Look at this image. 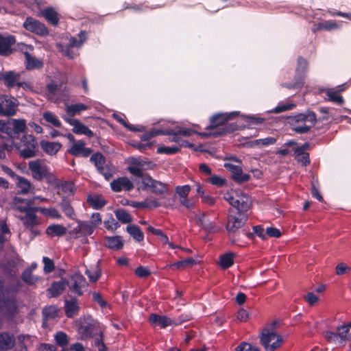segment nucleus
<instances>
[{"instance_id": "a19ab883", "label": "nucleus", "mask_w": 351, "mask_h": 351, "mask_svg": "<svg viewBox=\"0 0 351 351\" xmlns=\"http://www.w3.org/2000/svg\"><path fill=\"white\" fill-rule=\"evenodd\" d=\"M342 90H343V88L337 90L332 88L326 90V94L328 97V101L335 102L339 105L343 104L344 102V99L343 97L340 95V93Z\"/></svg>"}, {"instance_id": "7ed1b4c3", "label": "nucleus", "mask_w": 351, "mask_h": 351, "mask_svg": "<svg viewBox=\"0 0 351 351\" xmlns=\"http://www.w3.org/2000/svg\"><path fill=\"white\" fill-rule=\"evenodd\" d=\"M246 213L247 211L229 210L226 229L232 244H235L240 239L241 230L245 228V224L248 219Z\"/></svg>"}, {"instance_id": "412c9836", "label": "nucleus", "mask_w": 351, "mask_h": 351, "mask_svg": "<svg viewBox=\"0 0 351 351\" xmlns=\"http://www.w3.org/2000/svg\"><path fill=\"white\" fill-rule=\"evenodd\" d=\"M84 141H78L73 144L71 147L68 149V152L75 157L82 156L87 158L92 154L93 150L91 148L86 147Z\"/></svg>"}, {"instance_id": "393cba45", "label": "nucleus", "mask_w": 351, "mask_h": 351, "mask_svg": "<svg viewBox=\"0 0 351 351\" xmlns=\"http://www.w3.org/2000/svg\"><path fill=\"white\" fill-rule=\"evenodd\" d=\"M14 336L8 332L0 333V350H9L15 345Z\"/></svg>"}, {"instance_id": "5fc2aeb1", "label": "nucleus", "mask_w": 351, "mask_h": 351, "mask_svg": "<svg viewBox=\"0 0 351 351\" xmlns=\"http://www.w3.org/2000/svg\"><path fill=\"white\" fill-rule=\"evenodd\" d=\"M235 351H261V349L256 346L242 341L237 346Z\"/></svg>"}, {"instance_id": "0eeeda50", "label": "nucleus", "mask_w": 351, "mask_h": 351, "mask_svg": "<svg viewBox=\"0 0 351 351\" xmlns=\"http://www.w3.org/2000/svg\"><path fill=\"white\" fill-rule=\"evenodd\" d=\"M260 341L266 351H275L279 348L282 343V337L280 335L265 328L260 335Z\"/></svg>"}, {"instance_id": "4d7b16f0", "label": "nucleus", "mask_w": 351, "mask_h": 351, "mask_svg": "<svg viewBox=\"0 0 351 351\" xmlns=\"http://www.w3.org/2000/svg\"><path fill=\"white\" fill-rule=\"evenodd\" d=\"M39 211H40L43 214H44L46 216L51 217L53 219H61L62 216L60 214L59 211L54 208H45L39 207Z\"/></svg>"}, {"instance_id": "a878e982", "label": "nucleus", "mask_w": 351, "mask_h": 351, "mask_svg": "<svg viewBox=\"0 0 351 351\" xmlns=\"http://www.w3.org/2000/svg\"><path fill=\"white\" fill-rule=\"evenodd\" d=\"M41 149L45 153L50 156L56 155L62 148V144L59 142H49L42 140L40 142Z\"/></svg>"}, {"instance_id": "72a5a7b5", "label": "nucleus", "mask_w": 351, "mask_h": 351, "mask_svg": "<svg viewBox=\"0 0 351 351\" xmlns=\"http://www.w3.org/2000/svg\"><path fill=\"white\" fill-rule=\"evenodd\" d=\"M14 204L15 210L24 214L29 212L34 208L30 206L29 201L18 197H15L14 198Z\"/></svg>"}, {"instance_id": "de8ad7c7", "label": "nucleus", "mask_w": 351, "mask_h": 351, "mask_svg": "<svg viewBox=\"0 0 351 351\" xmlns=\"http://www.w3.org/2000/svg\"><path fill=\"white\" fill-rule=\"evenodd\" d=\"M162 134H169V132H162V129H156L154 128L152 130L144 133L141 137V139L143 141L148 142L152 138L155 137L158 135H162Z\"/></svg>"}, {"instance_id": "6e6552de", "label": "nucleus", "mask_w": 351, "mask_h": 351, "mask_svg": "<svg viewBox=\"0 0 351 351\" xmlns=\"http://www.w3.org/2000/svg\"><path fill=\"white\" fill-rule=\"evenodd\" d=\"M3 284V280L0 278V308L6 317L12 318L17 313V300L14 296L4 297Z\"/></svg>"}, {"instance_id": "8fccbe9b", "label": "nucleus", "mask_w": 351, "mask_h": 351, "mask_svg": "<svg viewBox=\"0 0 351 351\" xmlns=\"http://www.w3.org/2000/svg\"><path fill=\"white\" fill-rule=\"evenodd\" d=\"M276 138L274 137L269 136L265 138L256 139L251 142L252 145H261L265 147L275 144Z\"/></svg>"}, {"instance_id": "c03bdc74", "label": "nucleus", "mask_w": 351, "mask_h": 351, "mask_svg": "<svg viewBox=\"0 0 351 351\" xmlns=\"http://www.w3.org/2000/svg\"><path fill=\"white\" fill-rule=\"evenodd\" d=\"M88 109V106L87 105L79 103L68 106L66 107V112L69 115L73 117L77 113H80L81 111L86 110Z\"/></svg>"}, {"instance_id": "0e129e2a", "label": "nucleus", "mask_w": 351, "mask_h": 351, "mask_svg": "<svg viewBox=\"0 0 351 351\" xmlns=\"http://www.w3.org/2000/svg\"><path fill=\"white\" fill-rule=\"evenodd\" d=\"M304 81H302L299 78H297L295 77V82L293 83H283L281 84L280 86L282 87H285L289 89H295V88H300L303 86Z\"/></svg>"}, {"instance_id": "69168bd1", "label": "nucleus", "mask_w": 351, "mask_h": 351, "mask_svg": "<svg viewBox=\"0 0 351 351\" xmlns=\"http://www.w3.org/2000/svg\"><path fill=\"white\" fill-rule=\"evenodd\" d=\"M104 226L107 230H116L120 227V224L111 217L109 219L104 221Z\"/></svg>"}, {"instance_id": "b1692460", "label": "nucleus", "mask_w": 351, "mask_h": 351, "mask_svg": "<svg viewBox=\"0 0 351 351\" xmlns=\"http://www.w3.org/2000/svg\"><path fill=\"white\" fill-rule=\"evenodd\" d=\"M67 284V280L62 278L60 281L52 282L50 287L47 289V291L50 294L51 297L57 298L63 293Z\"/></svg>"}, {"instance_id": "4468645a", "label": "nucleus", "mask_w": 351, "mask_h": 351, "mask_svg": "<svg viewBox=\"0 0 351 351\" xmlns=\"http://www.w3.org/2000/svg\"><path fill=\"white\" fill-rule=\"evenodd\" d=\"M223 198L236 209V211H247L252 204L249 197H238V198H235L230 193H226Z\"/></svg>"}, {"instance_id": "423d86ee", "label": "nucleus", "mask_w": 351, "mask_h": 351, "mask_svg": "<svg viewBox=\"0 0 351 351\" xmlns=\"http://www.w3.org/2000/svg\"><path fill=\"white\" fill-rule=\"evenodd\" d=\"M90 161L94 164L97 171L104 176L106 180H110L113 176L114 168L110 162H106L105 156L100 152L91 155Z\"/></svg>"}, {"instance_id": "c756f323", "label": "nucleus", "mask_w": 351, "mask_h": 351, "mask_svg": "<svg viewBox=\"0 0 351 351\" xmlns=\"http://www.w3.org/2000/svg\"><path fill=\"white\" fill-rule=\"evenodd\" d=\"M105 245L114 250H119L123 247V241L121 236L106 237Z\"/></svg>"}, {"instance_id": "774afa93", "label": "nucleus", "mask_w": 351, "mask_h": 351, "mask_svg": "<svg viewBox=\"0 0 351 351\" xmlns=\"http://www.w3.org/2000/svg\"><path fill=\"white\" fill-rule=\"evenodd\" d=\"M295 159L297 160L298 163L301 164V165L304 167H306L311 163L310 155L308 152H306L302 155H300V156L295 158Z\"/></svg>"}, {"instance_id": "58836bf2", "label": "nucleus", "mask_w": 351, "mask_h": 351, "mask_svg": "<svg viewBox=\"0 0 351 351\" xmlns=\"http://www.w3.org/2000/svg\"><path fill=\"white\" fill-rule=\"evenodd\" d=\"M162 132H169V134H162V135H172L173 137L170 141L178 143L180 147H191L193 145L187 141L183 140L181 136L177 134L176 131H174L172 129L162 130Z\"/></svg>"}, {"instance_id": "ea45409f", "label": "nucleus", "mask_w": 351, "mask_h": 351, "mask_svg": "<svg viewBox=\"0 0 351 351\" xmlns=\"http://www.w3.org/2000/svg\"><path fill=\"white\" fill-rule=\"evenodd\" d=\"M79 39L75 37H71L69 43L67 44L70 47H80L82 44L88 38V34L86 31L82 30L77 34Z\"/></svg>"}, {"instance_id": "680f3d73", "label": "nucleus", "mask_w": 351, "mask_h": 351, "mask_svg": "<svg viewBox=\"0 0 351 351\" xmlns=\"http://www.w3.org/2000/svg\"><path fill=\"white\" fill-rule=\"evenodd\" d=\"M245 121L251 125H258L264 123L265 119L255 115L245 117Z\"/></svg>"}, {"instance_id": "cd10ccee", "label": "nucleus", "mask_w": 351, "mask_h": 351, "mask_svg": "<svg viewBox=\"0 0 351 351\" xmlns=\"http://www.w3.org/2000/svg\"><path fill=\"white\" fill-rule=\"evenodd\" d=\"M41 16L46 21L53 26H57L59 23L58 13L52 7H47L40 11Z\"/></svg>"}, {"instance_id": "f03ea898", "label": "nucleus", "mask_w": 351, "mask_h": 351, "mask_svg": "<svg viewBox=\"0 0 351 351\" xmlns=\"http://www.w3.org/2000/svg\"><path fill=\"white\" fill-rule=\"evenodd\" d=\"M237 114V112H233L230 114L218 113L212 116L210 118V124L205 128L206 130H210V132H198V135L204 138L218 137L237 130V127L234 124L226 125L228 121Z\"/></svg>"}, {"instance_id": "ddd939ff", "label": "nucleus", "mask_w": 351, "mask_h": 351, "mask_svg": "<svg viewBox=\"0 0 351 351\" xmlns=\"http://www.w3.org/2000/svg\"><path fill=\"white\" fill-rule=\"evenodd\" d=\"M23 27L38 36H45L49 34V30L46 25L32 17H27L23 23Z\"/></svg>"}, {"instance_id": "13d9d810", "label": "nucleus", "mask_w": 351, "mask_h": 351, "mask_svg": "<svg viewBox=\"0 0 351 351\" xmlns=\"http://www.w3.org/2000/svg\"><path fill=\"white\" fill-rule=\"evenodd\" d=\"M339 25L333 21H326L318 24L317 29L330 31L332 29H337Z\"/></svg>"}, {"instance_id": "603ef678", "label": "nucleus", "mask_w": 351, "mask_h": 351, "mask_svg": "<svg viewBox=\"0 0 351 351\" xmlns=\"http://www.w3.org/2000/svg\"><path fill=\"white\" fill-rule=\"evenodd\" d=\"M56 343L60 347L66 346L69 343L67 335L62 331L57 332L54 336Z\"/></svg>"}, {"instance_id": "6ab92c4d", "label": "nucleus", "mask_w": 351, "mask_h": 351, "mask_svg": "<svg viewBox=\"0 0 351 351\" xmlns=\"http://www.w3.org/2000/svg\"><path fill=\"white\" fill-rule=\"evenodd\" d=\"M22 261L19 255L8 259L5 263L2 264L1 268L4 274L11 278L16 276L18 272V267Z\"/></svg>"}, {"instance_id": "1a4fd4ad", "label": "nucleus", "mask_w": 351, "mask_h": 351, "mask_svg": "<svg viewBox=\"0 0 351 351\" xmlns=\"http://www.w3.org/2000/svg\"><path fill=\"white\" fill-rule=\"evenodd\" d=\"M38 210L39 207H34L25 213V215L19 217L25 228L31 232L30 238L32 239L40 234V232L36 228L40 224V220L36 215V212Z\"/></svg>"}, {"instance_id": "f704fd0d", "label": "nucleus", "mask_w": 351, "mask_h": 351, "mask_svg": "<svg viewBox=\"0 0 351 351\" xmlns=\"http://www.w3.org/2000/svg\"><path fill=\"white\" fill-rule=\"evenodd\" d=\"M87 202L95 210L102 208L107 204V202L99 195H89L87 197Z\"/></svg>"}, {"instance_id": "bf43d9fd", "label": "nucleus", "mask_w": 351, "mask_h": 351, "mask_svg": "<svg viewBox=\"0 0 351 351\" xmlns=\"http://www.w3.org/2000/svg\"><path fill=\"white\" fill-rule=\"evenodd\" d=\"M128 171L132 175L142 178V183L143 184L144 178L147 176H149L148 173H145L142 169L136 166H130L128 167Z\"/></svg>"}, {"instance_id": "f257e3e1", "label": "nucleus", "mask_w": 351, "mask_h": 351, "mask_svg": "<svg viewBox=\"0 0 351 351\" xmlns=\"http://www.w3.org/2000/svg\"><path fill=\"white\" fill-rule=\"evenodd\" d=\"M27 129L25 119H12L5 122L0 120V159L6 158L5 152L13 149L14 139L19 138L20 134Z\"/></svg>"}, {"instance_id": "37998d69", "label": "nucleus", "mask_w": 351, "mask_h": 351, "mask_svg": "<svg viewBox=\"0 0 351 351\" xmlns=\"http://www.w3.org/2000/svg\"><path fill=\"white\" fill-rule=\"evenodd\" d=\"M26 58V69L27 70H33L35 69H40L43 67V62L36 58L32 56L29 53H25Z\"/></svg>"}, {"instance_id": "f8f14e48", "label": "nucleus", "mask_w": 351, "mask_h": 351, "mask_svg": "<svg viewBox=\"0 0 351 351\" xmlns=\"http://www.w3.org/2000/svg\"><path fill=\"white\" fill-rule=\"evenodd\" d=\"M17 99L7 95H0V116L12 117L17 111Z\"/></svg>"}, {"instance_id": "6e6d98bb", "label": "nucleus", "mask_w": 351, "mask_h": 351, "mask_svg": "<svg viewBox=\"0 0 351 351\" xmlns=\"http://www.w3.org/2000/svg\"><path fill=\"white\" fill-rule=\"evenodd\" d=\"M43 263H44L43 271L45 274H50L55 269V263L53 259L43 256Z\"/></svg>"}, {"instance_id": "c9c22d12", "label": "nucleus", "mask_w": 351, "mask_h": 351, "mask_svg": "<svg viewBox=\"0 0 351 351\" xmlns=\"http://www.w3.org/2000/svg\"><path fill=\"white\" fill-rule=\"evenodd\" d=\"M235 254L233 252H227L220 256L219 257V266L223 269L230 268L234 265V258Z\"/></svg>"}, {"instance_id": "4c0bfd02", "label": "nucleus", "mask_w": 351, "mask_h": 351, "mask_svg": "<svg viewBox=\"0 0 351 351\" xmlns=\"http://www.w3.org/2000/svg\"><path fill=\"white\" fill-rule=\"evenodd\" d=\"M128 234L136 241L140 242L144 239V234L141 229L135 224H130L126 228Z\"/></svg>"}, {"instance_id": "473e14b6", "label": "nucleus", "mask_w": 351, "mask_h": 351, "mask_svg": "<svg viewBox=\"0 0 351 351\" xmlns=\"http://www.w3.org/2000/svg\"><path fill=\"white\" fill-rule=\"evenodd\" d=\"M14 180L18 189V193L25 195L29 192L32 184L27 178L18 176Z\"/></svg>"}, {"instance_id": "c85d7f7f", "label": "nucleus", "mask_w": 351, "mask_h": 351, "mask_svg": "<svg viewBox=\"0 0 351 351\" xmlns=\"http://www.w3.org/2000/svg\"><path fill=\"white\" fill-rule=\"evenodd\" d=\"M149 321L152 324H158L162 328H165L169 326H174L173 319L165 315H159L155 313L150 315Z\"/></svg>"}, {"instance_id": "2f4dec72", "label": "nucleus", "mask_w": 351, "mask_h": 351, "mask_svg": "<svg viewBox=\"0 0 351 351\" xmlns=\"http://www.w3.org/2000/svg\"><path fill=\"white\" fill-rule=\"evenodd\" d=\"M46 234L50 237H62L66 233V228L62 224L49 225L45 231Z\"/></svg>"}, {"instance_id": "338daca9", "label": "nucleus", "mask_w": 351, "mask_h": 351, "mask_svg": "<svg viewBox=\"0 0 351 351\" xmlns=\"http://www.w3.org/2000/svg\"><path fill=\"white\" fill-rule=\"evenodd\" d=\"M208 182L215 186L221 187L226 184V180L217 175H214L209 178Z\"/></svg>"}, {"instance_id": "bb28decb", "label": "nucleus", "mask_w": 351, "mask_h": 351, "mask_svg": "<svg viewBox=\"0 0 351 351\" xmlns=\"http://www.w3.org/2000/svg\"><path fill=\"white\" fill-rule=\"evenodd\" d=\"M64 309L65 315L67 317H73L78 313L80 311L77 300L75 298H72L69 300H65Z\"/></svg>"}, {"instance_id": "20e7f679", "label": "nucleus", "mask_w": 351, "mask_h": 351, "mask_svg": "<svg viewBox=\"0 0 351 351\" xmlns=\"http://www.w3.org/2000/svg\"><path fill=\"white\" fill-rule=\"evenodd\" d=\"M28 169L31 171L32 178L37 181H43L45 179L47 183L54 184L57 180L56 176L50 171L49 167L40 159L29 161Z\"/></svg>"}, {"instance_id": "f3484780", "label": "nucleus", "mask_w": 351, "mask_h": 351, "mask_svg": "<svg viewBox=\"0 0 351 351\" xmlns=\"http://www.w3.org/2000/svg\"><path fill=\"white\" fill-rule=\"evenodd\" d=\"M77 226L71 230L70 234L75 238H80L81 237H88L91 235L95 228L91 225V222L88 221L77 220Z\"/></svg>"}, {"instance_id": "a18cd8bd", "label": "nucleus", "mask_w": 351, "mask_h": 351, "mask_svg": "<svg viewBox=\"0 0 351 351\" xmlns=\"http://www.w3.org/2000/svg\"><path fill=\"white\" fill-rule=\"evenodd\" d=\"M114 214L117 219L123 223H128L132 221V215L124 209H117Z\"/></svg>"}, {"instance_id": "aec40b11", "label": "nucleus", "mask_w": 351, "mask_h": 351, "mask_svg": "<svg viewBox=\"0 0 351 351\" xmlns=\"http://www.w3.org/2000/svg\"><path fill=\"white\" fill-rule=\"evenodd\" d=\"M16 43V38L13 35L3 36L0 34V55L9 56L14 51L12 46Z\"/></svg>"}, {"instance_id": "79ce46f5", "label": "nucleus", "mask_w": 351, "mask_h": 351, "mask_svg": "<svg viewBox=\"0 0 351 351\" xmlns=\"http://www.w3.org/2000/svg\"><path fill=\"white\" fill-rule=\"evenodd\" d=\"M60 206L66 217L71 219L75 218V213L74 209L68 199L65 197L62 198Z\"/></svg>"}, {"instance_id": "09e8293b", "label": "nucleus", "mask_w": 351, "mask_h": 351, "mask_svg": "<svg viewBox=\"0 0 351 351\" xmlns=\"http://www.w3.org/2000/svg\"><path fill=\"white\" fill-rule=\"evenodd\" d=\"M43 119L55 127L60 128L61 126L60 121L58 119V117L51 112L47 111L44 112Z\"/></svg>"}, {"instance_id": "5701e85b", "label": "nucleus", "mask_w": 351, "mask_h": 351, "mask_svg": "<svg viewBox=\"0 0 351 351\" xmlns=\"http://www.w3.org/2000/svg\"><path fill=\"white\" fill-rule=\"evenodd\" d=\"M67 123L73 126V132L76 134H84L88 137L94 136L93 132L86 125L82 123L79 120L75 119H66Z\"/></svg>"}, {"instance_id": "dca6fc26", "label": "nucleus", "mask_w": 351, "mask_h": 351, "mask_svg": "<svg viewBox=\"0 0 351 351\" xmlns=\"http://www.w3.org/2000/svg\"><path fill=\"white\" fill-rule=\"evenodd\" d=\"M20 76V73L14 71H1L0 82H2L5 86L8 88H14L16 86L21 87L23 83L19 82Z\"/></svg>"}, {"instance_id": "49530a36", "label": "nucleus", "mask_w": 351, "mask_h": 351, "mask_svg": "<svg viewBox=\"0 0 351 351\" xmlns=\"http://www.w3.org/2000/svg\"><path fill=\"white\" fill-rule=\"evenodd\" d=\"M21 279L27 285H34L38 282V277L34 276L29 270H24L21 274Z\"/></svg>"}, {"instance_id": "e433bc0d", "label": "nucleus", "mask_w": 351, "mask_h": 351, "mask_svg": "<svg viewBox=\"0 0 351 351\" xmlns=\"http://www.w3.org/2000/svg\"><path fill=\"white\" fill-rule=\"evenodd\" d=\"M252 228L254 231L253 232H249L247 228L242 229V234L245 235L250 239H252L254 238V234L263 240L266 239V232H265V230L261 226H254Z\"/></svg>"}, {"instance_id": "052dcab7", "label": "nucleus", "mask_w": 351, "mask_h": 351, "mask_svg": "<svg viewBox=\"0 0 351 351\" xmlns=\"http://www.w3.org/2000/svg\"><path fill=\"white\" fill-rule=\"evenodd\" d=\"M350 328L351 324L343 325L337 328V335L341 341L346 340Z\"/></svg>"}, {"instance_id": "9b49d317", "label": "nucleus", "mask_w": 351, "mask_h": 351, "mask_svg": "<svg viewBox=\"0 0 351 351\" xmlns=\"http://www.w3.org/2000/svg\"><path fill=\"white\" fill-rule=\"evenodd\" d=\"M21 145L23 147L19 152L20 156L25 158L36 156L38 151L36 138L32 134L24 135L21 138Z\"/></svg>"}, {"instance_id": "864d4df0", "label": "nucleus", "mask_w": 351, "mask_h": 351, "mask_svg": "<svg viewBox=\"0 0 351 351\" xmlns=\"http://www.w3.org/2000/svg\"><path fill=\"white\" fill-rule=\"evenodd\" d=\"M85 274L88 276L90 282H96L101 276V271L99 268H97L95 270L86 269Z\"/></svg>"}, {"instance_id": "4be33fe9", "label": "nucleus", "mask_w": 351, "mask_h": 351, "mask_svg": "<svg viewBox=\"0 0 351 351\" xmlns=\"http://www.w3.org/2000/svg\"><path fill=\"white\" fill-rule=\"evenodd\" d=\"M111 189L114 192H120L123 190L130 191L134 189L133 183L127 177L118 178L110 183Z\"/></svg>"}, {"instance_id": "39448f33", "label": "nucleus", "mask_w": 351, "mask_h": 351, "mask_svg": "<svg viewBox=\"0 0 351 351\" xmlns=\"http://www.w3.org/2000/svg\"><path fill=\"white\" fill-rule=\"evenodd\" d=\"M292 130L297 134H306L316 123V114L313 111L300 113L294 116L293 119Z\"/></svg>"}, {"instance_id": "a211bd4d", "label": "nucleus", "mask_w": 351, "mask_h": 351, "mask_svg": "<svg viewBox=\"0 0 351 351\" xmlns=\"http://www.w3.org/2000/svg\"><path fill=\"white\" fill-rule=\"evenodd\" d=\"M223 167L232 174V178L238 184H242L250 180L251 176L248 173H243L242 168L231 163L226 162Z\"/></svg>"}, {"instance_id": "7c9ffc66", "label": "nucleus", "mask_w": 351, "mask_h": 351, "mask_svg": "<svg viewBox=\"0 0 351 351\" xmlns=\"http://www.w3.org/2000/svg\"><path fill=\"white\" fill-rule=\"evenodd\" d=\"M308 69V62L303 57L299 56L297 60V67L295 69V77L303 81L304 74Z\"/></svg>"}, {"instance_id": "9d476101", "label": "nucleus", "mask_w": 351, "mask_h": 351, "mask_svg": "<svg viewBox=\"0 0 351 351\" xmlns=\"http://www.w3.org/2000/svg\"><path fill=\"white\" fill-rule=\"evenodd\" d=\"M66 286L69 287V291L75 296H82L86 290L88 284L86 278L80 273H75L72 275L69 280H67ZM71 297V295H69Z\"/></svg>"}, {"instance_id": "2eb2a0df", "label": "nucleus", "mask_w": 351, "mask_h": 351, "mask_svg": "<svg viewBox=\"0 0 351 351\" xmlns=\"http://www.w3.org/2000/svg\"><path fill=\"white\" fill-rule=\"evenodd\" d=\"M144 189H149L151 192L156 195H161L167 193V185L153 179L150 176H147L143 181Z\"/></svg>"}, {"instance_id": "3c124183", "label": "nucleus", "mask_w": 351, "mask_h": 351, "mask_svg": "<svg viewBox=\"0 0 351 351\" xmlns=\"http://www.w3.org/2000/svg\"><path fill=\"white\" fill-rule=\"evenodd\" d=\"M180 152V148L178 146H171V147H166V146H161L158 147L157 149V153L160 154H167V155H172L177 154Z\"/></svg>"}, {"instance_id": "e2e57ef3", "label": "nucleus", "mask_w": 351, "mask_h": 351, "mask_svg": "<svg viewBox=\"0 0 351 351\" xmlns=\"http://www.w3.org/2000/svg\"><path fill=\"white\" fill-rule=\"evenodd\" d=\"M134 274L139 278H146L151 275V271L147 267L141 265L135 269Z\"/></svg>"}]
</instances>
